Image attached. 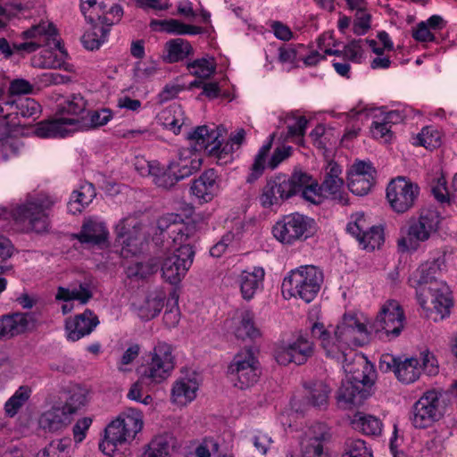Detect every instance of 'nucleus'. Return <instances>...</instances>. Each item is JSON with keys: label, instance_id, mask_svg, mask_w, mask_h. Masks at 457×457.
<instances>
[{"label": "nucleus", "instance_id": "obj_1", "mask_svg": "<svg viewBox=\"0 0 457 457\" xmlns=\"http://www.w3.org/2000/svg\"><path fill=\"white\" fill-rule=\"evenodd\" d=\"M313 338L320 341L325 355L331 359L345 361L348 352L370 342L367 324L357 314L345 313L333 332L323 323L315 322L311 328Z\"/></svg>", "mask_w": 457, "mask_h": 457}, {"label": "nucleus", "instance_id": "obj_2", "mask_svg": "<svg viewBox=\"0 0 457 457\" xmlns=\"http://www.w3.org/2000/svg\"><path fill=\"white\" fill-rule=\"evenodd\" d=\"M359 359L362 370H350L351 379L343 380L337 393V405L344 410L361 406L370 396L371 367L367 356L362 354Z\"/></svg>", "mask_w": 457, "mask_h": 457}, {"label": "nucleus", "instance_id": "obj_3", "mask_svg": "<svg viewBox=\"0 0 457 457\" xmlns=\"http://www.w3.org/2000/svg\"><path fill=\"white\" fill-rule=\"evenodd\" d=\"M322 283L323 272L313 265H306L292 270L284 278L281 290L285 298L299 297L310 303L317 296Z\"/></svg>", "mask_w": 457, "mask_h": 457}, {"label": "nucleus", "instance_id": "obj_4", "mask_svg": "<svg viewBox=\"0 0 457 457\" xmlns=\"http://www.w3.org/2000/svg\"><path fill=\"white\" fill-rule=\"evenodd\" d=\"M142 427L143 420L139 412L130 410L121 413L105 428L104 439L99 444V449L111 456L119 445L134 439Z\"/></svg>", "mask_w": 457, "mask_h": 457}, {"label": "nucleus", "instance_id": "obj_5", "mask_svg": "<svg viewBox=\"0 0 457 457\" xmlns=\"http://www.w3.org/2000/svg\"><path fill=\"white\" fill-rule=\"evenodd\" d=\"M308 174L295 171L291 176L278 174L267 180L260 195L262 207L279 205L285 200L300 193V189L308 180Z\"/></svg>", "mask_w": 457, "mask_h": 457}, {"label": "nucleus", "instance_id": "obj_6", "mask_svg": "<svg viewBox=\"0 0 457 457\" xmlns=\"http://www.w3.org/2000/svg\"><path fill=\"white\" fill-rule=\"evenodd\" d=\"M175 368V358L171 345L159 342L148 354L144 357L142 364L137 369L142 380L157 385L166 380Z\"/></svg>", "mask_w": 457, "mask_h": 457}, {"label": "nucleus", "instance_id": "obj_7", "mask_svg": "<svg viewBox=\"0 0 457 457\" xmlns=\"http://www.w3.org/2000/svg\"><path fill=\"white\" fill-rule=\"evenodd\" d=\"M441 216L435 209L420 210L417 220H411L406 234L397 241L401 252H415L421 242L428 240L439 229Z\"/></svg>", "mask_w": 457, "mask_h": 457}, {"label": "nucleus", "instance_id": "obj_8", "mask_svg": "<svg viewBox=\"0 0 457 457\" xmlns=\"http://www.w3.org/2000/svg\"><path fill=\"white\" fill-rule=\"evenodd\" d=\"M54 202L50 195L41 193L15 207L11 214L17 223L25 225L36 233H43L49 227L46 212L52 208Z\"/></svg>", "mask_w": 457, "mask_h": 457}, {"label": "nucleus", "instance_id": "obj_9", "mask_svg": "<svg viewBox=\"0 0 457 457\" xmlns=\"http://www.w3.org/2000/svg\"><path fill=\"white\" fill-rule=\"evenodd\" d=\"M195 253L193 243L179 245L175 250L165 253L160 260L163 279L171 285H178L192 266Z\"/></svg>", "mask_w": 457, "mask_h": 457}, {"label": "nucleus", "instance_id": "obj_10", "mask_svg": "<svg viewBox=\"0 0 457 457\" xmlns=\"http://www.w3.org/2000/svg\"><path fill=\"white\" fill-rule=\"evenodd\" d=\"M441 394L435 390H427L416 401L409 414V420L415 428H430L444 417V410L440 406Z\"/></svg>", "mask_w": 457, "mask_h": 457}, {"label": "nucleus", "instance_id": "obj_11", "mask_svg": "<svg viewBox=\"0 0 457 457\" xmlns=\"http://www.w3.org/2000/svg\"><path fill=\"white\" fill-rule=\"evenodd\" d=\"M420 305L429 312H435L443 320L450 313L453 299L449 287L440 280L424 285L417 290Z\"/></svg>", "mask_w": 457, "mask_h": 457}, {"label": "nucleus", "instance_id": "obj_12", "mask_svg": "<svg viewBox=\"0 0 457 457\" xmlns=\"http://www.w3.org/2000/svg\"><path fill=\"white\" fill-rule=\"evenodd\" d=\"M314 220L300 214L291 213L283 217L273 227L274 237L284 244L304 240L313 234Z\"/></svg>", "mask_w": 457, "mask_h": 457}, {"label": "nucleus", "instance_id": "obj_13", "mask_svg": "<svg viewBox=\"0 0 457 457\" xmlns=\"http://www.w3.org/2000/svg\"><path fill=\"white\" fill-rule=\"evenodd\" d=\"M235 386L245 389L253 386L261 375L260 363L250 349L237 353L228 367Z\"/></svg>", "mask_w": 457, "mask_h": 457}, {"label": "nucleus", "instance_id": "obj_14", "mask_svg": "<svg viewBox=\"0 0 457 457\" xmlns=\"http://www.w3.org/2000/svg\"><path fill=\"white\" fill-rule=\"evenodd\" d=\"M420 187L410 179L399 176L386 187V199L392 210L399 214L412 209L420 195Z\"/></svg>", "mask_w": 457, "mask_h": 457}, {"label": "nucleus", "instance_id": "obj_15", "mask_svg": "<svg viewBox=\"0 0 457 457\" xmlns=\"http://www.w3.org/2000/svg\"><path fill=\"white\" fill-rule=\"evenodd\" d=\"M159 235L167 234L175 245H181L196 240L197 226L194 221L183 222L180 215L169 213L158 219Z\"/></svg>", "mask_w": 457, "mask_h": 457}, {"label": "nucleus", "instance_id": "obj_16", "mask_svg": "<svg viewBox=\"0 0 457 457\" xmlns=\"http://www.w3.org/2000/svg\"><path fill=\"white\" fill-rule=\"evenodd\" d=\"M314 353V344L305 336L299 335L292 342H282L275 351L274 357L280 365L304 364Z\"/></svg>", "mask_w": 457, "mask_h": 457}, {"label": "nucleus", "instance_id": "obj_17", "mask_svg": "<svg viewBox=\"0 0 457 457\" xmlns=\"http://www.w3.org/2000/svg\"><path fill=\"white\" fill-rule=\"evenodd\" d=\"M22 37L25 39L34 38V41L21 44H13V48L17 51H25L33 53L41 46H48L52 49L62 51L60 40L57 38V30L52 23H40L22 32Z\"/></svg>", "mask_w": 457, "mask_h": 457}, {"label": "nucleus", "instance_id": "obj_18", "mask_svg": "<svg viewBox=\"0 0 457 457\" xmlns=\"http://www.w3.org/2000/svg\"><path fill=\"white\" fill-rule=\"evenodd\" d=\"M405 316L403 308L395 300H387L380 307L373 327L376 328V334L383 330L386 336L398 337L404 328Z\"/></svg>", "mask_w": 457, "mask_h": 457}, {"label": "nucleus", "instance_id": "obj_19", "mask_svg": "<svg viewBox=\"0 0 457 457\" xmlns=\"http://www.w3.org/2000/svg\"><path fill=\"white\" fill-rule=\"evenodd\" d=\"M330 433L323 423L312 426L301 442V451L304 457H327L323 444L328 442Z\"/></svg>", "mask_w": 457, "mask_h": 457}, {"label": "nucleus", "instance_id": "obj_20", "mask_svg": "<svg viewBox=\"0 0 457 457\" xmlns=\"http://www.w3.org/2000/svg\"><path fill=\"white\" fill-rule=\"evenodd\" d=\"M371 163L356 159L347 170L348 188L357 195H365L371 188Z\"/></svg>", "mask_w": 457, "mask_h": 457}, {"label": "nucleus", "instance_id": "obj_21", "mask_svg": "<svg viewBox=\"0 0 457 457\" xmlns=\"http://www.w3.org/2000/svg\"><path fill=\"white\" fill-rule=\"evenodd\" d=\"M73 237L82 245L104 248L108 246L109 231L104 222L89 219L85 220L79 233Z\"/></svg>", "mask_w": 457, "mask_h": 457}, {"label": "nucleus", "instance_id": "obj_22", "mask_svg": "<svg viewBox=\"0 0 457 457\" xmlns=\"http://www.w3.org/2000/svg\"><path fill=\"white\" fill-rule=\"evenodd\" d=\"M99 324L98 317L89 309L74 318H69L65 322L67 338L71 341H78L89 335Z\"/></svg>", "mask_w": 457, "mask_h": 457}, {"label": "nucleus", "instance_id": "obj_23", "mask_svg": "<svg viewBox=\"0 0 457 457\" xmlns=\"http://www.w3.org/2000/svg\"><path fill=\"white\" fill-rule=\"evenodd\" d=\"M79 121V119L64 117L43 120L37 124L34 133L42 138L65 137L72 131L67 126L77 125Z\"/></svg>", "mask_w": 457, "mask_h": 457}, {"label": "nucleus", "instance_id": "obj_24", "mask_svg": "<svg viewBox=\"0 0 457 457\" xmlns=\"http://www.w3.org/2000/svg\"><path fill=\"white\" fill-rule=\"evenodd\" d=\"M71 422V418L65 413L60 407H52L42 412L38 417L37 424L45 433H58L68 427Z\"/></svg>", "mask_w": 457, "mask_h": 457}, {"label": "nucleus", "instance_id": "obj_25", "mask_svg": "<svg viewBox=\"0 0 457 457\" xmlns=\"http://www.w3.org/2000/svg\"><path fill=\"white\" fill-rule=\"evenodd\" d=\"M217 179V172L213 169H209L194 180L191 191L197 198L209 202L219 191Z\"/></svg>", "mask_w": 457, "mask_h": 457}, {"label": "nucleus", "instance_id": "obj_26", "mask_svg": "<svg viewBox=\"0 0 457 457\" xmlns=\"http://www.w3.org/2000/svg\"><path fill=\"white\" fill-rule=\"evenodd\" d=\"M342 173L341 167L334 161H329L326 167L324 180L320 189L335 198L338 195V200L342 204H347V199L341 195L340 190L344 185V180L340 177Z\"/></svg>", "mask_w": 457, "mask_h": 457}, {"label": "nucleus", "instance_id": "obj_27", "mask_svg": "<svg viewBox=\"0 0 457 457\" xmlns=\"http://www.w3.org/2000/svg\"><path fill=\"white\" fill-rule=\"evenodd\" d=\"M33 323L32 316L29 313H13L3 316L0 320V337L21 334L28 330Z\"/></svg>", "mask_w": 457, "mask_h": 457}, {"label": "nucleus", "instance_id": "obj_28", "mask_svg": "<svg viewBox=\"0 0 457 457\" xmlns=\"http://www.w3.org/2000/svg\"><path fill=\"white\" fill-rule=\"evenodd\" d=\"M264 275V270L261 267L253 268V271H242L238 282L245 300L249 301L253 298L255 293L262 285Z\"/></svg>", "mask_w": 457, "mask_h": 457}, {"label": "nucleus", "instance_id": "obj_29", "mask_svg": "<svg viewBox=\"0 0 457 457\" xmlns=\"http://www.w3.org/2000/svg\"><path fill=\"white\" fill-rule=\"evenodd\" d=\"M221 131H224L223 128L218 127L215 130H209L208 127L205 125L198 126L193 131L189 132L187 137L191 142V146L195 151L207 152L211 142L221 137Z\"/></svg>", "mask_w": 457, "mask_h": 457}, {"label": "nucleus", "instance_id": "obj_30", "mask_svg": "<svg viewBox=\"0 0 457 457\" xmlns=\"http://www.w3.org/2000/svg\"><path fill=\"white\" fill-rule=\"evenodd\" d=\"M14 125H11L10 121L0 124V152L4 159L18 155L24 146L20 138L12 135Z\"/></svg>", "mask_w": 457, "mask_h": 457}, {"label": "nucleus", "instance_id": "obj_31", "mask_svg": "<svg viewBox=\"0 0 457 457\" xmlns=\"http://www.w3.org/2000/svg\"><path fill=\"white\" fill-rule=\"evenodd\" d=\"M198 390V384L195 379H178L171 389V401L179 405H186L192 402Z\"/></svg>", "mask_w": 457, "mask_h": 457}, {"label": "nucleus", "instance_id": "obj_32", "mask_svg": "<svg viewBox=\"0 0 457 457\" xmlns=\"http://www.w3.org/2000/svg\"><path fill=\"white\" fill-rule=\"evenodd\" d=\"M202 165V160L189 151L180 153L179 158L175 162L170 163V169L173 170L179 180L191 176L196 172Z\"/></svg>", "mask_w": 457, "mask_h": 457}, {"label": "nucleus", "instance_id": "obj_33", "mask_svg": "<svg viewBox=\"0 0 457 457\" xmlns=\"http://www.w3.org/2000/svg\"><path fill=\"white\" fill-rule=\"evenodd\" d=\"M129 219L120 220L116 228L115 232L119 243L121 245L120 254L123 258H129V255H136L139 252L137 239L130 236Z\"/></svg>", "mask_w": 457, "mask_h": 457}, {"label": "nucleus", "instance_id": "obj_34", "mask_svg": "<svg viewBox=\"0 0 457 457\" xmlns=\"http://www.w3.org/2000/svg\"><path fill=\"white\" fill-rule=\"evenodd\" d=\"M165 50L167 54L163 60L167 63L178 62L194 54L191 44L180 37L169 40L165 44Z\"/></svg>", "mask_w": 457, "mask_h": 457}, {"label": "nucleus", "instance_id": "obj_35", "mask_svg": "<svg viewBox=\"0 0 457 457\" xmlns=\"http://www.w3.org/2000/svg\"><path fill=\"white\" fill-rule=\"evenodd\" d=\"M160 268V258L151 257L145 262H131L126 265L125 273L130 279H144L157 272Z\"/></svg>", "mask_w": 457, "mask_h": 457}, {"label": "nucleus", "instance_id": "obj_36", "mask_svg": "<svg viewBox=\"0 0 457 457\" xmlns=\"http://www.w3.org/2000/svg\"><path fill=\"white\" fill-rule=\"evenodd\" d=\"M86 107L87 101L81 95H72L63 104L59 105L58 113L61 115H72V118L79 119L80 120L79 123L73 126L76 129H82L86 125V121L84 116L81 115L86 112Z\"/></svg>", "mask_w": 457, "mask_h": 457}, {"label": "nucleus", "instance_id": "obj_37", "mask_svg": "<svg viewBox=\"0 0 457 457\" xmlns=\"http://www.w3.org/2000/svg\"><path fill=\"white\" fill-rule=\"evenodd\" d=\"M347 232L358 241L362 249H366L371 240V226L363 213H357L353 222L346 228Z\"/></svg>", "mask_w": 457, "mask_h": 457}, {"label": "nucleus", "instance_id": "obj_38", "mask_svg": "<svg viewBox=\"0 0 457 457\" xmlns=\"http://www.w3.org/2000/svg\"><path fill=\"white\" fill-rule=\"evenodd\" d=\"M156 26H160L162 31L175 35H197L203 32L201 27L185 24L176 19L153 20L150 22V27L154 29Z\"/></svg>", "mask_w": 457, "mask_h": 457}, {"label": "nucleus", "instance_id": "obj_39", "mask_svg": "<svg viewBox=\"0 0 457 457\" xmlns=\"http://www.w3.org/2000/svg\"><path fill=\"white\" fill-rule=\"evenodd\" d=\"M9 112H13L12 115L21 116L23 118H36L41 112L40 104L29 97H19L18 99L6 101Z\"/></svg>", "mask_w": 457, "mask_h": 457}, {"label": "nucleus", "instance_id": "obj_40", "mask_svg": "<svg viewBox=\"0 0 457 457\" xmlns=\"http://www.w3.org/2000/svg\"><path fill=\"white\" fill-rule=\"evenodd\" d=\"M420 361L417 358L411 357L403 361H398L395 366V374L401 382L410 384L420 378Z\"/></svg>", "mask_w": 457, "mask_h": 457}, {"label": "nucleus", "instance_id": "obj_41", "mask_svg": "<svg viewBox=\"0 0 457 457\" xmlns=\"http://www.w3.org/2000/svg\"><path fill=\"white\" fill-rule=\"evenodd\" d=\"M224 131H221V137H217V140L211 142L207 150L210 157L215 158L219 165H223L233 160V152L235 150L233 144L229 141H224Z\"/></svg>", "mask_w": 457, "mask_h": 457}, {"label": "nucleus", "instance_id": "obj_42", "mask_svg": "<svg viewBox=\"0 0 457 457\" xmlns=\"http://www.w3.org/2000/svg\"><path fill=\"white\" fill-rule=\"evenodd\" d=\"M96 195L95 188L92 184L80 187L79 190L72 192L68 203V210L72 214L80 212L82 209L88 205Z\"/></svg>", "mask_w": 457, "mask_h": 457}, {"label": "nucleus", "instance_id": "obj_43", "mask_svg": "<svg viewBox=\"0 0 457 457\" xmlns=\"http://www.w3.org/2000/svg\"><path fill=\"white\" fill-rule=\"evenodd\" d=\"M445 268V254L433 259V261H428L422 264L420 268V287L424 285H429L436 279V276Z\"/></svg>", "mask_w": 457, "mask_h": 457}, {"label": "nucleus", "instance_id": "obj_44", "mask_svg": "<svg viewBox=\"0 0 457 457\" xmlns=\"http://www.w3.org/2000/svg\"><path fill=\"white\" fill-rule=\"evenodd\" d=\"M88 391L82 386H73L63 405L60 406L70 418L87 403Z\"/></svg>", "mask_w": 457, "mask_h": 457}, {"label": "nucleus", "instance_id": "obj_45", "mask_svg": "<svg viewBox=\"0 0 457 457\" xmlns=\"http://www.w3.org/2000/svg\"><path fill=\"white\" fill-rule=\"evenodd\" d=\"M273 138L274 134L270 137L269 141L260 148L258 154L255 155L254 161L250 169V173L246 177L247 183H253L263 174L266 158L271 149Z\"/></svg>", "mask_w": 457, "mask_h": 457}, {"label": "nucleus", "instance_id": "obj_46", "mask_svg": "<svg viewBox=\"0 0 457 457\" xmlns=\"http://www.w3.org/2000/svg\"><path fill=\"white\" fill-rule=\"evenodd\" d=\"M307 389L306 398L312 406L325 408L328 405L330 390L324 382H313Z\"/></svg>", "mask_w": 457, "mask_h": 457}, {"label": "nucleus", "instance_id": "obj_47", "mask_svg": "<svg viewBox=\"0 0 457 457\" xmlns=\"http://www.w3.org/2000/svg\"><path fill=\"white\" fill-rule=\"evenodd\" d=\"M310 137L313 145L325 154L336 145V139L333 137L330 130H326L321 125L317 126L311 133Z\"/></svg>", "mask_w": 457, "mask_h": 457}, {"label": "nucleus", "instance_id": "obj_48", "mask_svg": "<svg viewBox=\"0 0 457 457\" xmlns=\"http://www.w3.org/2000/svg\"><path fill=\"white\" fill-rule=\"evenodd\" d=\"M31 395V388L28 386H21L14 393V395L8 399L4 404V411L9 417L15 416L19 410L29 399Z\"/></svg>", "mask_w": 457, "mask_h": 457}, {"label": "nucleus", "instance_id": "obj_49", "mask_svg": "<svg viewBox=\"0 0 457 457\" xmlns=\"http://www.w3.org/2000/svg\"><path fill=\"white\" fill-rule=\"evenodd\" d=\"M187 69L192 75L204 79L215 72L216 63L213 58H200L187 62Z\"/></svg>", "mask_w": 457, "mask_h": 457}, {"label": "nucleus", "instance_id": "obj_50", "mask_svg": "<svg viewBox=\"0 0 457 457\" xmlns=\"http://www.w3.org/2000/svg\"><path fill=\"white\" fill-rule=\"evenodd\" d=\"M109 29L104 25L95 26L82 36V44L87 49H97L105 41Z\"/></svg>", "mask_w": 457, "mask_h": 457}, {"label": "nucleus", "instance_id": "obj_51", "mask_svg": "<svg viewBox=\"0 0 457 457\" xmlns=\"http://www.w3.org/2000/svg\"><path fill=\"white\" fill-rule=\"evenodd\" d=\"M235 335L237 338H254L259 336V330L255 328L253 322V313L250 311H245L241 314V321L236 328Z\"/></svg>", "mask_w": 457, "mask_h": 457}, {"label": "nucleus", "instance_id": "obj_52", "mask_svg": "<svg viewBox=\"0 0 457 457\" xmlns=\"http://www.w3.org/2000/svg\"><path fill=\"white\" fill-rule=\"evenodd\" d=\"M170 445L163 436L154 437L140 457H169Z\"/></svg>", "mask_w": 457, "mask_h": 457}, {"label": "nucleus", "instance_id": "obj_53", "mask_svg": "<svg viewBox=\"0 0 457 457\" xmlns=\"http://www.w3.org/2000/svg\"><path fill=\"white\" fill-rule=\"evenodd\" d=\"M414 145L427 149H434L440 145L439 133L430 127H425L414 138Z\"/></svg>", "mask_w": 457, "mask_h": 457}, {"label": "nucleus", "instance_id": "obj_54", "mask_svg": "<svg viewBox=\"0 0 457 457\" xmlns=\"http://www.w3.org/2000/svg\"><path fill=\"white\" fill-rule=\"evenodd\" d=\"M154 183L158 187L164 189L172 187L178 181H179L173 170L170 169V165L165 169L158 164V171L154 172L152 175Z\"/></svg>", "mask_w": 457, "mask_h": 457}, {"label": "nucleus", "instance_id": "obj_55", "mask_svg": "<svg viewBox=\"0 0 457 457\" xmlns=\"http://www.w3.org/2000/svg\"><path fill=\"white\" fill-rule=\"evenodd\" d=\"M163 307V300L160 297H147L138 310V315L143 320H151L156 317Z\"/></svg>", "mask_w": 457, "mask_h": 457}, {"label": "nucleus", "instance_id": "obj_56", "mask_svg": "<svg viewBox=\"0 0 457 457\" xmlns=\"http://www.w3.org/2000/svg\"><path fill=\"white\" fill-rule=\"evenodd\" d=\"M14 252V246L12 242L0 236V275L4 274L12 270V266L7 264V260L11 258Z\"/></svg>", "mask_w": 457, "mask_h": 457}, {"label": "nucleus", "instance_id": "obj_57", "mask_svg": "<svg viewBox=\"0 0 457 457\" xmlns=\"http://www.w3.org/2000/svg\"><path fill=\"white\" fill-rule=\"evenodd\" d=\"M144 385L150 386V382L147 380H142V377L139 376L137 381L132 384L128 393V398L142 403L145 405L150 404L153 401L151 395H146L143 397Z\"/></svg>", "mask_w": 457, "mask_h": 457}, {"label": "nucleus", "instance_id": "obj_58", "mask_svg": "<svg viewBox=\"0 0 457 457\" xmlns=\"http://www.w3.org/2000/svg\"><path fill=\"white\" fill-rule=\"evenodd\" d=\"M295 120V123L287 125V137H297V143L303 141V137L305 134L308 120L304 116L295 117L294 115L288 116L287 120Z\"/></svg>", "mask_w": 457, "mask_h": 457}, {"label": "nucleus", "instance_id": "obj_59", "mask_svg": "<svg viewBox=\"0 0 457 457\" xmlns=\"http://www.w3.org/2000/svg\"><path fill=\"white\" fill-rule=\"evenodd\" d=\"M431 192L435 198L440 203L453 204L451 199V189L446 187V179L444 176L438 178L436 182L431 185Z\"/></svg>", "mask_w": 457, "mask_h": 457}, {"label": "nucleus", "instance_id": "obj_60", "mask_svg": "<svg viewBox=\"0 0 457 457\" xmlns=\"http://www.w3.org/2000/svg\"><path fill=\"white\" fill-rule=\"evenodd\" d=\"M342 457H371V449L364 440L355 439L348 445V449Z\"/></svg>", "mask_w": 457, "mask_h": 457}, {"label": "nucleus", "instance_id": "obj_61", "mask_svg": "<svg viewBox=\"0 0 457 457\" xmlns=\"http://www.w3.org/2000/svg\"><path fill=\"white\" fill-rule=\"evenodd\" d=\"M89 122L84 127L97 128L105 125L112 118V112L109 109L92 111L87 113Z\"/></svg>", "mask_w": 457, "mask_h": 457}, {"label": "nucleus", "instance_id": "obj_62", "mask_svg": "<svg viewBox=\"0 0 457 457\" xmlns=\"http://www.w3.org/2000/svg\"><path fill=\"white\" fill-rule=\"evenodd\" d=\"M378 39L382 46H378V43L373 40V54L376 56L388 54L394 50V44L386 31L378 32Z\"/></svg>", "mask_w": 457, "mask_h": 457}, {"label": "nucleus", "instance_id": "obj_63", "mask_svg": "<svg viewBox=\"0 0 457 457\" xmlns=\"http://www.w3.org/2000/svg\"><path fill=\"white\" fill-rule=\"evenodd\" d=\"M292 152L293 148L289 145L277 147L268 162V167L271 170L276 169L283 161L292 154Z\"/></svg>", "mask_w": 457, "mask_h": 457}, {"label": "nucleus", "instance_id": "obj_64", "mask_svg": "<svg viewBox=\"0 0 457 457\" xmlns=\"http://www.w3.org/2000/svg\"><path fill=\"white\" fill-rule=\"evenodd\" d=\"M370 28V15L365 12L355 13L353 22V31L354 34L364 35Z\"/></svg>", "mask_w": 457, "mask_h": 457}]
</instances>
